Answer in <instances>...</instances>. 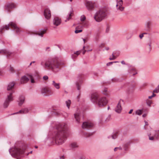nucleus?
<instances>
[{
	"label": "nucleus",
	"mask_w": 159,
	"mask_h": 159,
	"mask_svg": "<svg viewBox=\"0 0 159 159\" xmlns=\"http://www.w3.org/2000/svg\"><path fill=\"white\" fill-rule=\"evenodd\" d=\"M87 51L86 50H84L82 51V53L83 54H84L85 53V52Z\"/></svg>",
	"instance_id": "5fc2aeb1"
},
{
	"label": "nucleus",
	"mask_w": 159,
	"mask_h": 159,
	"mask_svg": "<svg viewBox=\"0 0 159 159\" xmlns=\"http://www.w3.org/2000/svg\"><path fill=\"white\" fill-rule=\"evenodd\" d=\"M67 125L65 123L59 124L57 131L53 138V140L57 145H61L66 139L67 136Z\"/></svg>",
	"instance_id": "f257e3e1"
},
{
	"label": "nucleus",
	"mask_w": 159,
	"mask_h": 159,
	"mask_svg": "<svg viewBox=\"0 0 159 159\" xmlns=\"http://www.w3.org/2000/svg\"><path fill=\"white\" fill-rule=\"evenodd\" d=\"M34 61H33V62H31L30 64V65H31V64L32 63H34Z\"/></svg>",
	"instance_id": "0e129e2a"
},
{
	"label": "nucleus",
	"mask_w": 159,
	"mask_h": 159,
	"mask_svg": "<svg viewBox=\"0 0 159 159\" xmlns=\"http://www.w3.org/2000/svg\"><path fill=\"white\" fill-rule=\"evenodd\" d=\"M133 111V109H131L130 110V111H129V113L130 114H131L132 113Z\"/></svg>",
	"instance_id": "3c124183"
},
{
	"label": "nucleus",
	"mask_w": 159,
	"mask_h": 159,
	"mask_svg": "<svg viewBox=\"0 0 159 159\" xmlns=\"http://www.w3.org/2000/svg\"><path fill=\"white\" fill-rule=\"evenodd\" d=\"M109 30V28L108 27H107V30H106V32H108Z\"/></svg>",
	"instance_id": "603ef678"
},
{
	"label": "nucleus",
	"mask_w": 159,
	"mask_h": 159,
	"mask_svg": "<svg viewBox=\"0 0 159 159\" xmlns=\"http://www.w3.org/2000/svg\"><path fill=\"white\" fill-rule=\"evenodd\" d=\"M44 15L47 19H49L50 18L51 16V13L50 10L48 9L47 8L45 9Z\"/></svg>",
	"instance_id": "dca6fc26"
},
{
	"label": "nucleus",
	"mask_w": 159,
	"mask_h": 159,
	"mask_svg": "<svg viewBox=\"0 0 159 159\" xmlns=\"http://www.w3.org/2000/svg\"><path fill=\"white\" fill-rule=\"evenodd\" d=\"M85 4L86 8L89 11H91L94 8L95 6V2L90 1H87Z\"/></svg>",
	"instance_id": "9d476101"
},
{
	"label": "nucleus",
	"mask_w": 159,
	"mask_h": 159,
	"mask_svg": "<svg viewBox=\"0 0 159 159\" xmlns=\"http://www.w3.org/2000/svg\"><path fill=\"white\" fill-rule=\"evenodd\" d=\"M121 64H123V65L125 64V63L124 61H121Z\"/></svg>",
	"instance_id": "864d4df0"
},
{
	"label": "nucleus",
	"mask_w": 159,
	"mask_h": 159,
	"mask_svg": "<svg viewBox=\"0 0 159 159\" xmlns=\"http://www.w3.org/2000/svg\"><path fill=\"white\" fill-rule=\"evenodd\" d=\"M35 148H38V146H35Z\"/></svg>",
	"instance_id": "338daca9"
},
{
	"label": "nucleus",
	"mask_w": 159,
	"mask_h": 159,
	"mask_svg": "<svg viewBox=\"0 0 159 159\" xmlns=\"http://www.w3.org/2000/svg\"><path fill=\"white\" fill-rule=\"evenodd\" d=\"M151 134H148V136H149V139L150 140H153L154 139V137H156L157 135V136L158 135H157L156 134H155L154 136H151Z\"/></svg>",
	"instance_id": "c756f323"
},
{
	"label": "nucleus",
	"mask_w": 159,
	"mask_h": 159,
	"mask_svg": "<svg viewBox=\"0 0 159 159\" xmlns=\"http://www.w3.org/2000/svg\"><path fill=\"white\" fill-rule=\"evenodd\" d=\"M10 70L11 72H13L14 71V69L13 67H11Z\"/></svg>",
	"instance_id": "de8ad7c7"
},
{
	"label": "nucleus",
	"mask_w": 159,
	"mask_h": 159,
	"mask_svg": "<svg viewBox=\"0 0 159 159\" xmlns=\"http://www.w3.org/2000/svg\"><path fill=\"white\" fill-rule=\"evenodd\" d=\"M107 88H104V89L102 91V93L103 94L105 95H107Z\"/></svg>",
	"instance_id": "473e14b6"
},
{
	"label": "nucleus",
	"mask_w": 159,
	"mask_h": 159,
	"mask_svg": "<svg viewBox=\"0 0 159 159\" xmlns=\"http://www.w3.org/2000/svg\"><path fill=\"white\" fill-rule=\"evenodd\" d=\"M25 100V97L23 96H21L19 98V105L21 106L24 103Z\"/></svg>",
	"instance_id": "aec40b11"
},
{
	"label": "nucleus",
	"mask_w": 159,
	"mask_h": 159,
	"mask_svg": "<svg viewBox=\"0 0 159 159\" xmlns=\"http://www.w3.org/2000/svg\"><path fill=\"white\" fill-rule=\"evenodd\" d=\"M98 95L97 93H93L90 96V100L93 103H97V101H98Z\"/></svg>",
	"instance_id": "ddd939ff"
},
{
	"label": "nucleus",
	"mask_w": 159,
	"mask_h": 159,
	"mask_svg": "<svg viewBox=\"0 0 159 159\" xmlns=\"http://www.w3.org/2000/svg\"><path fill=\"white\" fill-rule=\"evenodd\" d=\"M15 83L14 82L10 83L8 85L7 87V90L10 91L9 94L7 95V98L6 99L4 104V107L5 108H7L8 106L9 102L13 100L12 94L14 92L12 90L13 88Z\"/></svg>",
	"instance_id": "423d86ee"
},
{
	"label": "nucleus",
	"mask_w": 159,
	"mask_h": 159,
	"mask_svg": "<svg viewBox=\"0 0 159 159\" xmlns=\"http://www.w3.org/2000/svg\"><path fill=\"white\" fill-rule=\"evenodd\" d=\"M123 1L122 0H119L118 1H117L116 8L117 10L122 11L124 9V7H122Z\"/></svg>",
	"instance_id": "4468645a"
},
{
	"label": "nucleus",
	"mask_w": 159,
	"mask_h": 159,
	"mask_svg": "<svg viewBox=\"0 0 159 159\" xmlns=\"http://www.w3.org/2000/svg\"><path fill=\"white\" fill-rule=\"evenodd\" d=\"M116 149H118L120 150H121L122 149V148L120 147L115 148L114 149V151H116Z\"/></svg>",
	"instance_id": "a19ab883"
},
{
	"label": "nucleus",
	"mask_w": 159,
	"mask_h": 159,
	"mask_svg": "<svg viewBox=\"0 0 159 159\" xmlns=\"http://www.w3.org/2000/svg\"><path fill=\"white\" fill-rule=\"evenodd\" d=\"M143 110L141 109H139L136 111L135 112V114L140 115H141L143 113Z\"/></svg>",
	"instance_id": "cd10ccee"
},
{
	"label": "nucleus",
	"mask_w": 159,
	"mask_h": 159,
	"mask_svg": "<svg viewBox=\"0 0 159 159\" xmlns=\"http://www.w3.org/2000/svg\"><path fill=\"white\" fill-rule=\"evenodd\" d=\"M118 62V61H114V62H108V63H107V65L108 66H109L110 65H111L113 63H117V62Z\"/></svg>",
	"instance_id": "c9c22d12"
},
{
	"label": "nucleus",
	"mask_w": 159,
	"mask_h": 159,
	"mask_svg": "<svg viewBox=\"0 0 159 159\" xmlns=\"http://www.w3.org/2000/svg\"><path fill=\"white\" fill-rule=\"evenodd\" d=\"M61 18L58 17H55L53 20V25L56 26L59 25L61 23Z\"/></svg>",
	"instance_id": "2eb2a0df"
},
{
	"label": "nucleus",
	"mask_w": 159,
	"mask_h": 159,
	"mask_svg": "<svg viewBox=\"0 0 159 159\" xmlns=\"http://www.w3.org/2000/svg\"><path fill=\"white\" fill-rule=\"evenodd\" d=\"M112 57H110L109 58V59L110 60H115L116 57L114 55V53H113L112 54Z\"/></svg>",
	"instance_id": "72a5a7b5"
},
{
	"label": "nucleus",
	"mask_w": 159,
	"mask_h": 159,
	"mask_svg": "<svg viewBox=\"0 0 159 159\" xmlns=\"http://www.w3.org/2000/svg\"><path fill=\"white\" fill-rule=\"evenodd\" d=\"M43 79L44 80H46L48 79V77L47 76H44L43 77Z\"/></svg>",
	"instance_id": "c03bdc74"
},
{
	"label": "nucleus",
	"mask_w": 159,
	"mask_h": 159,
	"mask_svg": "<svg viewBox=\"0 0 159 159\" xmlns=\"http://www.w3.org/2000/svg\"><path fill=\"white\" fill-rule=\"evenodd\" d=\"M25 149L23 147H15L10 149L9 152L12 157L19 159L24 152Z\"/></svg>",
	"instance_id": "7ed1b4c3"
},
{
	"label": "nucleus",
	"mask_w": 159,
	"mask_h": 159,
	"mask_svg": "<svg viewBox=\"0 0 159 159\" xmlns=\"http://www.w3.org/2000/svg\"><path fill=\"white\" fill-rule=\"evenodd\" d=\"M70 146L72 148H78L79 146V145L76 142H74L71 143L70 145Z\"/></svg>",
	"instance_id": "393cba45"
},
{
	"label": "nucleus",
	"mask_w": 159,
	"mask_h": 159,
	"mask_svg": "<svg viewBox=\"0 0 159 159\" xmlns=\"http://www.w3.org/2000/svg\"><path fill=\"white\" fill-rule=\"evenodd\" d=\"M143 36V34H142L139 35V37L141 39H142V38Z\"/></svg>",
	"instance_id": "49530a36"
},
{
	"label": "nucleus",
	"mask_w": 159,
	"mask_h": 159,
	"mask_svg": "<svg viewBox=\"0 0 159 159\" xmlns=\"http://www.w3.org/2000/svg\"><path fill=\"white\" fill-rule=\"evenodd\" d=\"M29 80H30L31 82L32 83H35L33 77L30 75H28L27 76H24L22 77L20 80L21 83L25 84Z\"/></svg>",
	"instance_id": "0eeeda50"
},
{
	"label": "nucleus",
	"mask_w": 159,
	"mask_h": 159,
	"mask_svg": "<svg viewBox=\"0 0 159 159\" xmlns=\"http://www.w3.org/2000/svg\"><path fill=\"white\" fill-rule=\"evenodd\" d=\"M148 45L150 47H151V43H149L148 44Z\"/></svg>",
	"instance_id": "680f3d73"
},
{
	"label": "nucleus",
	"mask_w": 159,
	"mask_h": 159,
	"mask_svg": "<svg viewBox=\"0 0 159 159\" xmlns=\"http://www.w3.org/2000/svg\"><path fill=\"white\" fill-rule=\"evenodd\" d=\"M153 92L157 93H158L159 92V89L157 88H156L155 89L153 90Z\"/></svg>",
	"instance_id": "e433bc0d"
},
{
	"label": "nucleus",
	"mask_w": 159,
	"mask_h": 159,
	"mask_svg": "<svg viewBox=\"0 0 159 159\" xmlns=\"http://www.w3.org/2000/svg\"><path fill=\"white\" fill-rule=\"evenodd\" d=\"M76 86H77L78 89L79 90L80 88H79V83L78 82H77L76 83Z\"/></svg>",
	"instance_id": "79ce46f5"
},
{
	"label": "nucleus",
	"mask_w": 159,
	"mask_h": 159,
	"mask_svg": "<svg viewBox=\"0 0 159 159\" xmlns=\"http://www.w3.org/2000/svg\"><path fill=\"white\" fill-rule=\"evenodd\" d=\"M52 85L57 89H59L60 88V83H57L54 81H52Z\"/></svg>",
	"instance_id": "4be33fe9"
},
{
	"label": "nucleus",
	"mask_w": 159,
	"mask_h": 159,
	"mask_svg": "<svg viewBox=\"0 0 159 159\" xmlns=\"http://www.w3.org/2000/svg\"><path fill=\"white\" fill-rule=\"evenodd\" d=\"M86 19V17L84 15H82L80 18V20L82 21H84Z\"/></svg>",
	"instance_id": "2f4dec72"
},
{
	"label": "nucleus",
	"mask_w": 159,
	"mask_h": 159,
	"mask_svg": "<svg viewBox=\"0 0 159 159\" xmlns=\"http://www.w3.org/2000/svg\"><path fill=\"white\" fill-rule=\"evenodd\" d=\"M117 133H116L114 134H113L111 136H109L108 137V139H110L111 138V137L112 139H116L117 137Z\"/></svg>",
	"instance_id": "c85d7f7f"
},
{
	"label": "nucleus",
	"mask_w": 159,
	"mask_h": 159,
	"mask_svg": "<svg viewBox=\"0 0 159 159\" xmlns=\"http://www.w3.org/2000/svg\"><path fill=\"white\" fill-rule=\"evenodd\" d=\"M122 110V107L120 102L118 103L116 107L115 108V111L117 113H120Z\"/></svg>",
	"instance_id": "6ab92c4d"
},
{
	"label": "nucleus",
	"mask_w": 159,
	"mask_h": 159,
	"mask_svg": "<svg viewBox=\"0 0 159 159\" xmlns=\"http://www.w3.org/2000/svg\"><path fill=\"white\" fill-rule=\"evenodd\" d=\"M158 132V131H157V130L155 131V133H157Z\"/></svg>",
	"instance_id": "e2e57ef3"
},
{
	"label": "nucleus",
	"mask_w": 159,
	"mask_h": 159,
	"mask_svg": "<svg viewBox=\"0 0 159 159\" xmlns=\"http://www.w3.org/2000/svg\"><path fill=\"white\" fill-rule=\"evenodd\" d=\"M93 123L90 122H85L83 123L82 127L83 129H88L93 127Z\"/></svg>",
	"instance_id": "9b49d317"
},
{
	"label": "nucleus",
	"mask_w": 159,
	"mask_h": 159,
	"mask_svg": "<svg viewBox=\"0 0 159 159\" xmlns=\"http://www.w3.org/2000/svg\"><path fill=\"white\" fill-rule=\"evenodd\" d=\"M159 89V84L158 85L157 87Z\"/></svg>",
	"instance_id": "774afa93"
},
{
	"label": "nucleus",
	"mask_w": 159,
	"mask_h": 159,
	"mask_svg": "<svg viewBox=\"0 0 159 159\" xmlns=\"http://www.w3.org/2000/svg\"><path fill=\"white\" fill-rule=\"evenodd\" d=\"M98 106L103 107L107 103V101L105 97H99L97 102Z\"/></svg>",
	"instance_id": "1a4fd4ad"
},
{
	"label": "nucleus",
	"mask_w": 159,
	"mask_h": 159,
	"mask_svg": "<svg viewBox=\"0 0 159 159\" xmlns=\"http://www.w3.org/2000/svg\"><path fill=\"white\" fill-rule=\"evenodd\" d=\"M80 159H85V157L83 156H80Z\"/></svg>",
	"instance_id": "09e8293b"
},
{
	"label": "nucleus",
	"mask_w": 159,
	"mask_h": 159,
	"mask_svg": "<svg viewBox=\"0 0 159 159\" xmlns=\"http://www.w3.org/2000/svg\"><path fill=\"white\" fill-rule=\"evenodd\" d=\"M147 104V105L150 107L151 106V105L152 103V101H151L150 100H148L146 102Z\"/></svg>",
	"instance_id": "f704fd0d"
},
{
	"label": "nucleus",
	"mask_w": 159,
	"mask_h": 159,
	"mask_svg": "<svg viewBox=\"0 0 159 159\" xmlns=\"http://www.w3.org/2000/svg\"><path fill=\"white\" fill-rule=\"evenodd\" d=\"M110 116H108V117L107 118V119L106 120L104 119L105 121H109L110 119Z\"/></svg>",
	"instance_id": "a18cd8bd"
},
{
	"label": "nucleus",
	"mask_w": 159,
	"mask_h": 159,
	"mask_svg": "<svg viewBox=\"0 0 159 159\" xmlns=\"http://www.w3.org/2000/svg\"><path fill=\"white\" fill-rule=\"evenodd\" d=\"M47 31V30H43L40 31L38 33H34L32 32H30L29 34H30L34 35H38L41 37H43L44 34H45Z\"/></svg>",
	"instance_id": "f3484780"
},
{
	"label": "nucleus",
	"mask_w": 159,
	"mask_h": 159,
	"mask_svg": "<svg viewBox=\"0 0 159 159\" xmlns=\"http://www.w3.org/2000/svg\"><path fill=\"white\" fill-rule=\"evenodd\" d=\"M151 22L150 21H148L146 23L145 25L146 26V30L147 31H149L150 28V25Z\"/></svg>",
	"instance_id": "a878e982"
},
{
	"label": "nucleus",
	"mask_w": 159,
	"mask_h": 159,
	"mask_svg": "<svg viewBox=\"0 0 159 159\" xmlns=\"http://www.w3.org/2000/svg\"><path fill=\"white\" fill-rule=\"evenodd\" d=\"M41 93L45 96L51 95L53 93L52 91L48 87L43 88L41 90Z\"/></svg>",
	"instance_id": "6e6552de"
},
{
	"label": "nucleus",
	"mask_w": 159,
	"mask_h": 159,
	"mask_svg": "<svg viewBox=\"0 0 159 159\" xmlns=\"http://www.w3.org/2000/svg\"><path fill=\"white\" fill-rule=\"evenodd\" d=\"M74 117L75 118L76 120V121L78 122H79V120H80V115L79 113L78 112L74 114Z\"/></svg>",
	"instance_id": "b1692460"
},
{
	"label": "nucleus",
	"mask_w": 159,
	"mask_h": 159,
	"mask_svg": "<svg viewBox=\"0 0 159 159\" xmlns=\"http://www.w3.org/2000/svg\"><path fill=\"white\" fill-rule=\"evenodd\" d=\"M15 7V5L13 3L7 4L5 6V9L8 12L11 11V9Z\"/></svg>",
	"instance_id": "f8f14e48"
},
{
	"label": "nucleus",
	"mask_w": 159,
	"mask_h": 159,
	"mask_svg": "<svg viewBox=\"0 0 159 159\" xmlns=\"http://www.w3.org/2000/svg\"><path fill=\"white\" fill-rule=\"evenodd\" d=\"M11 27L17 34H19L21 31V29L18 27L16 23L13 22H11L8 25L2 26L0 30L1 33H2L5 30H8Z\"/></svg>",
	"instance_id": "39448f33"
},
{
	"label": "nucleus",
	"mask_w": 159,
	"mask_h": 159,
	"mask_svg": "<svg viewBox=\"0 0 159 159\" xmlns=\"http://www.w3.org/2000/svg\"><path fill=\"white\" fill-rule=\"evenodd\" d=\"M65 158V157L64 156H62L60 158V159H64Z\"/></svg>",
	"instance_id": "13d9d810"
},
{
	"label": "nucleus",
	"mask_w": 159,
	"mask_h": 159,
	"mask_svg": "<svg viewBox=\"0 0 159 159\" xmlns=\"http://www.w3.org/2000/svg\"><path fill=\"white\" fill-rule=\"evenodd\" d=\"M66 106L68 107V109H69L70 104H71V101L70 100H68L66 102Z\"/></svg>",
	"instance_id": "7c9ffc66"
},
{
	"label": "nucleus",
	"mask_w": 159,
	"mask_h": 159,
	"mask_svg": "<svg viewBox=\"0 0 159 159\" xmlns=\"http://www.w3.org/2000/svg\"><path fill=\"white\" fill-rule=\"evenodd\" d=\"M85 48V46H83V49H84Z\"/></svg>",
	"instance_id": "69168bd1"
},
{
	"label": "nucleus",
	"mask_w": 159,
	"mask_h": 159,
	"mask_svg": "<svg viewBox=\"0 0 159 159\" xmlns=\"http://www.w3.org/2000/svg\"><path fill=\"white\" fill-rule=\"evenodd\" d=\"M82 39L84 43H85L87 40V38H86V39H84L83 38H82Z\"/></svg>",
	"instance_id": "37998d69"
},
{
	"label": "nucleus",
	"mask_w": 159,
	"mask_h": 159,
	"mask_svg": "<svg viewBox=\"0 0 159 159\" xmlns=\"http://www.w3.org/2000/svg\"><path fill=\"white\" fill-rule=\"evenodd\" d=\"M145 125H148V122L145 121Z\"/></svg>",
	"instance_id": "6e6d98bb"
},
{
	"label": "nucleus",
	"mask_w": 159,
	"mask_h": 159,
	"mask_svg": "<svg viewBox=\"0 0 159 159\" xmlns=\"http://www.w3.org/2000/svg\"><path fill=\"white\" fill-rule=\"evenodd\" d=\"M73 10L72 9H71L69 13V15L67 17L66 20H65L66 22L69 20L71 19V17L73 15Z\"/></svg>",
	"instance_id": "412c9836"
},
{
	"label": "nucleus",
	"mask_w": 159,
	"mask_h": 159,
	"mask_svg": "<svg viewBox=\"0 0 159 159\" xmlns=\"http://www.w3.org/2000/svg\"><path fill=\"white\" fill-rule=\"evenodd\" d=\"M53 114H54V115H59L60 114V113L57 111H54L53 112Z\"/></svg>",
	"instance_id": "58836bf2"
},
{
	"label": "nucleus",
	"mask_w": 159,
	"mask_h": 159,
	"mask_svg": "<svg viewBox=\"0 0 159 159\" xmlns=\"http://www.w3.org/2000/svg\"><path fill=\"white\" fill-rule=\"evenodd\" d=\"M80 54V52L79 51H77L75 52H74V54L72 55V58L74 59L76 58Z\"/></svg>",
	"instance_id": "bb28decb"
},
{
	"label": "nucleus",
	"mask_w": 159,
	"mask_h": 159,
	"mask_svg": "<svg viewBox=\"0 0 159 159\" xmlns=\"http://www.w3.org/2000/svg\"><path fill=\"white\" fill-rule=\"evenodd\" d=\"M105 49L107 50H108L109 49V48L108 47H106Z\"/></svg>",
	"instance_id": "bf43d9fd"
},
{
	"label": "nucleus",
	"mask_w": 159,
	"mask_h": 159,
	"mask_svg": "<svg viewBox=\"0 0 159 159\" xmlns=\"http://www.w3.org/2000/svg\"><path fill=\"white\" fill-rule=\"evenodd\" d=\"M28 109L27 108H25V109H22L21 110H20L18 112H17L16 113V114H25L28 112Z\"/></svg>",
	"instance_id": "5701e85b"
},
{
	"label": "nucleus",
	"mask_w": 159,
	"mask_h": 159,
	"mask_svg": "<svg viewBox=\"0 0 159 159\" xmlns=\"http://www.w3.org/2000/svg\"><path fill=\"white\" fill-rule=\"evenodd\" d=\"M156 96V94L154 93H153L152 95V96H149L148 97L149 99H151L153 97H155Z\"/></svg>",
	"instance_id": "ea45409f"
},
{
	"label": "nucleus",
	"mask_w": 159,
	"mask_h": 159,
	"mask_svg": "<svg viewBox=\"0 0 159 159\" xmlns=\"http://www.w3.org/2000/svg\"><path fill=\"white\" fill-rule=\"evenodd\" d=\"M0 53L1 55H5L8 57L11 54V52L6 50H2L0 51Z\"/></svg>",
	"instance_id": "a211bd4d"
},
{
	"label": "nucleus",
	"mask_w": 159,
	"mask_h": 159,
	"mask_svg": "<svg viewBox=\"0 0 159 159\" xmlns=\"http://www.w3.org/2000/svg\"><path fill=\"white\" fill-rule=\"evenodd\" d=\"M107 14V11L106 8H102L95 13L94 19L96 21L100 22L106 17Z\"/></svg>",
	"instance_id": "20e7f679"
},
{
	"label": "nucleus",
	"mask_w": 159,
	"mask_h": 159,
	"mask_svg": "<svg viewBox=\"0 0 159 159\" xmlns=\"http://www.w3.org/2000/svg\"><path fill=\"white\" fill-rule=\"evenodd\" d=\"M146 116V114H144L143 115H142V116L143 117H145Z\"/></svg>",
	"instance_id": "4d7b16f0"
},
{
	"label": "nucleus",
	"mask_w": 159,
	"mask_h": 159,
	"mask_svg": "<svg viewBox=\"0 0 159 159\" xmlns=\"http://www.w3.org/2000/svg\"><path fill=\"white\" fill-rule=\"evenodd\" d=\"M64 116L65 117H66L68 116V114L67 113H65Z\"/></svg>",
	"instance_id": "8fccbe9b"
},
{
	"label": "nucleus",
	"mask_w": 159,
	"mask_h": 159,
	"mask_svg": "<svg viewBox=\"0 0 159 159\" xmlns=\"http://www.w3.org/2000/svg\"><path fill=\"white\" fill-rule=\"evenodd\" d=\"M64 64L63 62L59 61L56 59H48L41 63V65L45 69L51 70L54 72L59 70Z\"/></svg>",
	"instance_id": "f03ea898"
},
{
	"label": "nucleus",
	"mask_w": 159,
	"mask_h": 159,
	"mask_svg": "<svg viewBox=\"0 0 159 159\" xmlns=\"http://www.w3.org/2000/svg\"><path fill=\"white\" fill-rule=\"evenodd\" d=\"M92 49H90V50H88L87 51V52H89V51H92Z\"/></svg>",
	"instance_id": "052dcab7"
},
{
	"label": "nucleus",
	"mask_w": 159,
	"mask_h": 159,
	"mask_svg": "<svg viewBox=\"0 0 159 159\" xmlns=\"http://www.w3.org/2000/svg\"><path fill=\"white\" fill-rule=\"evenodd\" d=\"M75 33L76 34H77L80 33V30L78 27H76V30L75 31Z\"/></svg>",
	"instance_id": "4c0bfd02"
}]
</instances>
